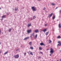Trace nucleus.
<instances>
[{
    "label": "nucleus",
    "mask_w": 61,
    "mask_h": 61,
    "mask_svg": "<svg viewBox=\"0 0 61 61\" xmlns=\"http://www.w3.org/2000/svg\"><path fill=\"white\" fill-rule=\"evenodd\" d=\"M31 9L33 11H36V9L35 8V7H31Z\"/></svg>",
    "instance_id": "obj_1"
},
{
    "label": "nucleus",
    "mask_w": 61,
    "mask_h": 61,
    "mask_svg": "<svg viewBox=\"0 0 61 61\" xmlns=\"http://www.w3.org/2000/svg\"><path fill=\"white\" fill-rule=\"evenodd\" d=\"M14 57L15 58H18L19 57V55L17 54L16 55H15L14 56Z\"/></svg>",
    "instance_id": "obj_2"
},
{
    "label": "nucleus",
    "mask_w": 61,
    "mask_h": 61,
    "mask_svg": "<svg viewBox=\"0 0 61 61\" xmlns=\"http://www.w3.org/2000/svg\"><path fill=\"white\" fill-rule=\"evenodd\" d=\"M54 52V49L51 48V51H50V53L51 54L53 53V52Z\"/></svg>",
    "instance_id": "obj_3"
},
{
    "label": "nucleus",
    "mask_w": 61,
    "mask_h": 61,
    "mask_svg": "<svg viewBox=\"0 0 61 61\" xmlns=\"http://www.w3.org/2000/svg\"><path fill=\"white\" fill-rule=\"evenodd\" d=\"M32 32V30H29L27 31L28 33H30V32Z\"/></svg>",
    "instance_id": "obj_4"
},
{
    "label": "nucleus",
    "mask_w": 61,
    "mask_h": 61,
    "mask_svg": "<svg viewBox=\"0 0 61 61\" xmlns=\"http://www.w3.org/2000/svg\"><path fill=\"white\" fill-rule=\"evenodd\" d=\"M38 31H39L38 30H35L34 31V32H35L36 33H37V32H38Z\"/></svg>",
    "instance_id": "obj_5"
},
{
    "label": "nucleus",
    "mask_w": 61,
    "mask_h": 61,
    "mask_svg": "<svg viewBox=\"0 0 61 61\" xmlns=\"http://www.w3.org/2000/svg\"><path fill=\"white\" fill-rule=\"evenodd\" d=\"M40 45L41 46H45V44H44L43 43H41L40 44Z\"/></svg>",
    "instance_id": "obj_6"
},
{
    "label": "nucleus",
    "mask_w": 61,
    "mask_h": 61,
    "mask_svg": "<svg viewBox=\"0 0 61 61\" xmlns=\"http://www.w3.org/2000/svg\"><path fill=\"white\" fill-rule=\"evenodd\" d=\"M58 43H59V44L58 45L59 46H60L61 45V43H60V41H59Z\"/></svg>",
    "instance_id": "obj_7"
},
{
    "label": "nucleus",
    "mask_w": 61,
    "mask_h": 61,
    "mask_svg": "<svg viewBox=\"0 0 61 61\" xmlns=\"http://www.w3.org/2000/svg\"><path fill=\"white\" fill-rule=\"evenodd\" d=\"M29 44L30 46H31L32 44V42H29Z\"/></svg>",
    "instance_id": "obj_8"
},
{
    "label": "nucleus",
    "mask_w": 61,
    "mask_h": 61,
    "mask_svg": "<svg viewBox=\"0 0 61 61\" xmlns=\"http://www.w3.org/2000/svg\"><path fill=\"white\" fill-rule=\"evenodd\" d=\"M53 15V13H51L50 15L49 16V17H51Z\"/></svg>",
    "instance_id": "obj_9"
},
{
    "label": "nucleus",
    "mask_w": 61,
    "mask_h": 61,
    "mask_svg": "<svg viewBox=\"0 0 61 61\" xmlns=\"http://www.w3.org/2000/svg\"><path fill=\"white\" fill-rule=\"evenodd\" d=\"M29 39V37H26L24 39V40H27V39Z\"/></svg>",
    "instance_id": "obj_10"
},
{
    "label": "nucleus",
    "mask_w": 61,
    "mask_h": 61,
    "mask_svg": "<svg viewBox=\"0 0 61 61\" xmlns=\"http://www.w3.org/2000/svg\"><path fill=\"white\" fill-rule=\"evenodd\" d=\"M61 27V24H60L59 25V27L60 28Z\"/></svg>",
    "instance_id": "obj_11"
},
{
    "label": "nucleus",
    "mask_w": 61,
    "mask_h": 61,
    "mask_svg": "<svg viewBox=\"0 0 61 61\" xmlns=\"http://www.w3.org/2000/svg\"><path fill=\"white\" fill-rule=\"evenodd\" d=\"M30 26H31V24L30 23L29 24H28V27H29Z\"/></svg>",
    "instance_id": "obj_12"
},
{
    "label": "nucleus",
    "mask_w": 61,
    "mask_h": 61,
    "mask_svg": "<svg viewBox=\"0 0 61 61\" xmlns=\"http://www.w3.org/2000/svg\"><path fill=\"white\" fill-rule=\"evenodd\" d=\"M49 33V31H48L47 32H46V35H48V33Z\"/></svg>",
    "instance_id": "obj_13"
},
{
    "label": "nucleus",
    "mask_w": 61,
    "mask_h": 61,
    "mask_svg": "<svg viewBox=\"0 0 61 61\" xmlns=\"http://www.w3.org/2000/svg\"><path fill=\"white\" fill-rule=\"evenodd\" d=\"M15 11H17V10H18V8L17 7L15 8Z\"/></svg>",
    "instance_id": "obj_14"
},
{
    "label": "nucleus",
    "mask_w": 61,
    "mask_h": 61,
    "mask_svg": "<svg viewBox=\"0 0 61 61\" xmlns=\"http://www.w3.org/2000/svg\"><path fill=\"white\" fill-rule=\"evenodd\" d=\"M8 53V51L4 53V55H6V54H7Z\"/></svg>",
    "instance_id": "obj_15"
},
{
    "label": "nucleus",
    "mask_w": 61,
    "mask_h": 61,
    "mask_svg": "<svg viewBox=\"0 0 61 61\" xmlns=\"http://www.w3.org/2000/svg\"><path fill=\"white\" fill-rule=\"evenodd\" d=\"M30 55H32V56H33V53L32 52H31L30 51Z\"/></svg>",
    "instance_id": "obj_16"
},
{
    "label": "nucleus",
    "mask_w": 61,
    "mask_h": 61,
    "mask_svg": "<svg viewBox=\"0 0 61 61\" xmlns=\"http://www.w3.org/2000/svg\"><path fill=\"white\" fill-rule=\"evenodd\" d=\"M55 16H53L52 17V19H53V20L55 18Z\"/></svg>",
    "instance_id": "obj_17"
},
{
    "label": "nucleus",
    "mask_w": 61,
    "mask_h": 61,
    "mask_svg": "<svg viewBox=\"0 0 61 61\" xmlns=\"http://www.w3.org/2000/svg\"><path fill=\"white\" fill-rule=\"evenodd\" d=\"M43 31L44 32H45L46 31V29H45L44 30H43Z\"/></svg>",
    "instance_id": "obj_18"
},
{
    "label": "nucleus",
    "mask_w": 61,
    "mask_h": 61,
    "mask_svg": "<svg viewBox=\"0 0 61 61\" xmlns=\"http://www.w3.org/2000/svg\"><path fill=\"white\" fill-rule=\"evenodd\" d=\"M39 50H42V48H41V47H40L39 48Z\"/></svg>",
    "instance_id": "obj_19"
},
{
    "label": "nucleus",
    "mask_w": 61,
    "mask_h": 61,
    "mask_svg": "<svg viewBox=\"0 0 61 61\" xmlns=\"http://www.w3.org/2000/svg\"><path fill=\"white\" fill-rule=\"evenodd\" d=\"M5 15H3L2 16V18H5Z\"/></svg>",
    "instance_id": "obj_20"
},
{
    "label": "nucleus",
    "mask_w": 61,
    "mask_h": 61,
    "mask_svg": "<svg viewBox=\"0 0 61 61\" xmlns=\"http://www.w3.org/2000/svg\"><path fill=\"white\" fill-rule=\"evenodd\" d=\"M57 38H61V37L60 36H58L57 37Z\"/></svg>",
    "instance_id": "obj_21"
},
{
    "label": "nucleus",
    "mask_w": 61,
    "mask_h": 61,
    "mask_svg": "<svg viewBox=\"0 0 61 61\" xmlns=\"http://www.w3.org/2000/svg\"><path fill=\"white\" fill-rule=\"evenodd\" d=\"M37 34H36L35 36V37L36 38L37 37Z\"/></svg>",
    "instance_id": "obj_22"
},
{
    "label": "nucleus",
    "mask_w": 61,
    "mask_h": 61,
    "mask_svg": "<svg viewBox=\"0 0 61 61\" xmlns=\"http://www.w3.org/2000/svg\"><path fill=\"white\" fill-rule=\"evenodd\" d=\"M36 18V16H33V19H35V18Z\"/></svg>",
    "instance_id": "obj_23"
},
{
    "label": "nucleus",
    "mask_w": 61,
    "mask_h": 61,
    "mask_svg": "<svg viewBox=\"0 0 61 61\" xmlns=\"http://www.w3.org/2000/svg\"><path fill=\"white\" fill-rule=\"evenodd\" d=\"M49 43H52V42L51 41V40H49Z\"/></svg>",
    "instance_id": "obj_24"
},
{
    "label": "nucleus",
    "mask_w": 61,
    "mask_h": 61,
    "mask_svg": "<svg viewBox=\"0 0 61 61\" xmlns=\"http://www.w3.org/2000/svg\"><path fill=\"white\" fill-rule=\"evenodd\" d=\"M30 48L31 49H33V47H30Z\"/></svg>",
    "instance_id": "obj_25"
},
{
    "label": "nucleus",
    "mask_w": 61,
    "mask_h": 61,
    "mask_svg": "<svg viewBox=\"0 0 61 61\" xmlns=\"http://www.w3.org/2000/svg\"><path fill=\"white\" fill-rule=\"evenodd\" d=\"M34 35H35V34H34V33H33L32 34V36H34Z\"/></svg>",
    "instance_id": "obj_26"
},
{
    "label": "nucleus",
    "mask_w": 61,
    "mask_h": 61,
    "mask_svg": "<svg viewBox=\"0 0 61 61\" xmlns=\"http://www.w3.org/2000/svg\"><path fill=\"white\" fill-rule=\"evenodd\" d=\"M51 5H55V4H53V3L51 4Z\"/></svg>",
    "instance_id": "obj_27"
},
{
    "label": "nucleus",
    "mask_w": 61,
    "mask_h": 61,
    "mask_svg": "<svg viewBox=\"0 0 61 61\" xmlns=\"http://www.w3.org/2000/svg\"><path fill=\"white\" fill-rule=\"evenodd\" d=\"M11 31V29H10L9 30V31L10 32V31Z\"/></svg>",
    "instance_id": "obj_28"
},
{
    "label": "nucleus",
    "mask_w": 61,
    "mask_h": 61,
    "mask_svg": "<svg viewBox=\"0 0 61 61\" xmlns=\"http://www.w3.org/2000/svg\"><path fill=\"white\" fill-rule=\"evenodd\" d=\"M44 10H46V8H44L43 9Z\"/></svg>",
    "instance_id": "obj_29"
},
{
    "label": "nucleus",
    "mask_w": 61,
    "mask_h": 61,
    "mask_svg": "<svg viewBox=\"0 0 61 61\" xmlns=\"http://www.w3.org/2000/svg\"><path fill=\"white\" fill-rule=\"evenodd\" d=\"M32 36H30V38H32Z\"/></svg>",
    "instance_id": "obj_30"
},
{
    "label": "nucleus",
    "mask_w": 61,
    "mask_h": 61,
    "mask_svg": "<svg viewBox=\"0 0 61 61\" xmlns=\"http://www.w3.org/2000/svg\"><path fill=\"white\" fill-rule=\"evenodd\" d=\"M40 53H41V54H43V52H40Z\"/></svg>",
    "instance_id": "obj_31"
},
{
    "label": "nucleus",
    "mask_w": 61,
    "mask_h": 61,
    "mask_svg": "<svg viewBox=\"0 0 61 61\" xmlns=\"http://www.w3.org/2000/svg\"><path fill=\"white\" fill-rule=\"evenodd\" d=\"M61 10H60V13H61Z\"/></svg>",
    "instance_id": "obj_32"
},
{
    "label": "nucleus",
    "mask_w": 61,
    "mask_h": 61,
    "mask_svg": "<svg viewBox=\"0 0 61 61\" xmlns=\"http://www.w3.org/2000/svg\"><path fill=\"white\" fill-rule=\"evenodd\" d=\"M45 26H47V24H45Z\"/></svg>",
    "instance_id": "obj_33"
},
{
    "label": "nucleus",
    "mask_w": 61,
    "mask_h": 61,
    "mask_svg": "<svg viewBox=\"0 0 61 61\" xmlns=\"http://www.w3.org/2000/svg\"><path fill=\"white\" fill-rule=\"evenodd\" d=\"M26 53H25V55H26Z\"/></svg>",
    "instance_id": "obj_34"
},
{
    "label": "nucleus",
    "mask_w": 61,
    "mask_h": 61,
    "mask_svg": "<svg viewBox=\"0 0 61 61\" xmlns=\"http://www.w3.org/2000/svg\"><path fill=\"white\" fill-rule=\"evenodd\" d=\"M3 20V18H2L1 19V21H2Z\"/></svg>",
    "instance_id": "obj_35"
},
{
    "label": "nucleus",
    "mask_w": 61,
    "mask_h": 61,
    "mask_svg": "<svg viewBox=\"0 0 61 61\" xmlns=\"http://www.w3.org/2000/svg\"><path fill=\"white\" fill-rule=\"evenodd\" d=\"M58 8V7H56V9L57 8Z\"/></svg>",
    "instance_id": "obj_36"
},
{
    "label": "nucleus",
    "mask_w": 61,
    "mask_h": 61,
    "mask_svg": "<svg viewBox=\"0 0 61 61\" xmlns=\"http://www.w3.org/2000/svg\"><path fill=\"white\" fill-rule=\"evenodd\" d=\"M50 56H52V55H51V54H50Z\"/></svg>",
    "instance_id": "obj_37"
},
{
    "label": "nucleus",
    "mask_w": 61,
    "mask_h": 61,
    "mask_svg": "<svg viewBox=\"0 0 61 61\" xmlns=\"http://www.w3.org/2000/svg\"><path fill=\"white\" fill-rule=\"evenodd\" d=\"M6 14H7L8 15H9V14L8 13H7Z\"/></svg>",
    "instance_id": "obj_38"
},
{
    "label": "nucleus",
    "mask_w": 61,
    "mask_h": 61,
    "mask_svg": "<svg viewBox=\"0 0 61 61\" xmlns=\"http://www.w3.org/2000/svg\"><path fill=\"white\" fill-rule=\"evenodd\" d=\"M49 50V49H47V50Z\"/></svg>",
    "instance_id": "obj_39"
},
{
    "label": "nucleus",
    "mask_w": 61,
    "mask_h": 61,
    "mask_svg": "<svg viewBox=\"0 0 61 61\" xmlns=\"http://www.w3.org/2000/svg\"><path fill=\"white\" fill-rule=\"evenodd\" d=\"M18 49H17L16 50V51H18Z\"/></svg>",
    "instance_id": "obj_40"
},
{
    "label": "nucleus",
    "mask_w": 61,
    "mask_h": 61,
    "mask_svg": "<svg viewBox=\"0 0 61 61\" xmlns=\"http://www.w3.org/2000/svg\"><path fill=\"white\" fill-rule=\"evenodd\" d=\"M39 58H41V57H39Z\"/></svg>",
    "instance_id": "obj_41"
},
{
    "label": "nucleus",
    "mask_w": 61,
    "mask_h": 61,
    "mask_svg": "<svg viewBox=\"0 0 61 61\" xmlns=\"http://www.w3.org/2000/svg\"><path fill=\"white\" fill-rule=\"evenodd\" d=\"M1 54V51H0V54Z\"/></svg>",
    "instance_id": "obj_42"
},
{
    "label": "nucleus",
    "mask_w": 61,
    "mask_h": 61,
    "mask_svg": "<svg viewBox=\"0 0 61 61\" xmlns=\"http://www.w3.org/2000/svg\"><path fill=\"white\" fill-rule=\"evenodd\" d=\"M1 33V30H0V33Z\"/></svg>",
    "instance_id": "obj_43"
},
{
    "label": "nucleus",
    "mask_w": 61,
    "mask_h": 61,
    "mask_svg": "<svg viewBox=\"0 0 61 61\" xmlns=\"http://www.w3.org/2000/svg\"><path fill=\"white\" fill-rule=\"evenodd\" d=\"M1 43H0V45H1Z\"/></svg>",
    "instance_id": "obj_44"
},
{
    "label": "nucleus",
    "mask_w": 61,
    "mask_h": 61,
    "mask_svg": "<svg viewBox=\"0 0 61 61\" xmlns=\"http://www.w3.org/2000/svg\"><path fill=\"white\" fill-rule=\"evenodd\" d=\"M17 0V1H19V0Z\"/></svg>",
    "instance_id": "obj_45"
},
{
    "label": "nucleus",
    "mask_w": 61,
    "mask_h": 61,
    "mask_svg": "<svg viewBox=\"0 0 61 61\" xmlns=\"http://www.w3.org/2000/svg\"><path fill=\"white\" fill-rule=\"evenodd\" d=\"M31 20H33V19H31Z\"/></svg>",
    "instance_id": "obj_46"
},
{
    "label": "nucleus",
    "mask_w": 61,
    "mask_h": 61,
    "mask_svg": "<svg viewBox=\"0 0 61 61\" xmlns=\"http://www.w3.org/2000/svg\"><path fill=\"white\" fill-rule=\"evenodd\" d=\"M1 9V8H0V10Z\"/></svg>",
    "instance_id": "obj_47"
}]
</instances>
